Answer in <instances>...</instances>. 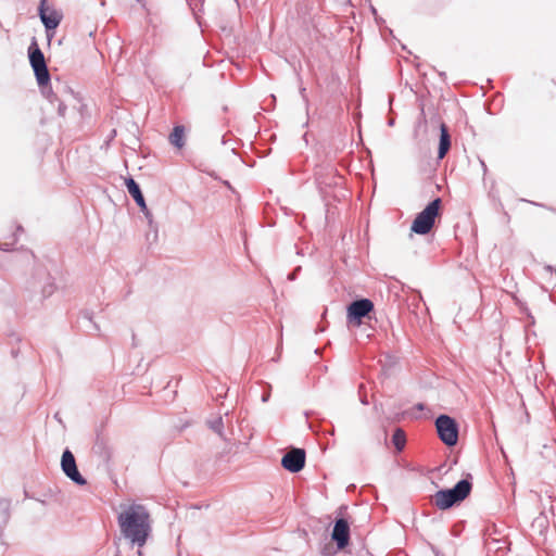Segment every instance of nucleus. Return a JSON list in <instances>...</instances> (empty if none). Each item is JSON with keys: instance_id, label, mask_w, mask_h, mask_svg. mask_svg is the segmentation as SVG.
I'll return each mask as SVG.
<instances>
[{"instance_id": "nucleus-1", "label": "nucleus", "mask_w": 556, "mask_h": 556, "mask_svg": "<svg viewBox=\"0 0 556 556\" xmlns=\"http://www.w3.org/2000/svg\"><path fill=\"white\" fill-rule=\"evenodd\" d=\"M121 536L134 547L142 548L152 533V519L148 508L132 503L125 506L117 516Z\"/></svg>"}, {"instance_id": "nucleus-2", "label": "nucleus", "mask_w": 556, "mask_h": 556, "mask_svg": "<svg viewBox=\"0 0 556 556\" xmlns=\"http://www.w3.org/2000/svg\"><path fill=\"white\" fill-rule=\"evenodd\" d=\"M471 491V483L464 479L454 488L440 490L433 495L434 505L442 510L451 508L454 504L465 500Z\"/></svg>"}, {"instance_id": "nucleus-3", "label": "nucleus", "mask_w": 556, "mask_h": 556, "mask_svg": "<svg viewBox=\"0 0 556 556\" xmlns=\"http://www.w3.org/2000/svg\"><path fill=\"white\" fill-rule=\"evenodd\" d=\"M28 56L30 65L34 70L37 83L42 88V92L46 93V87L50 81V74L46 64L45 55L40 50L36 38H33L29 48Z\"/></svg>"}, {"instance_id": "nucleus-4", "label": "nucleus", "mask_w": 556, "mask_h": 556, "mask_svg": "<svg viewBox=\"0 0 556 556\" xmlns=\"http://www.w3.org/2000/svg\"><path fill=\"white\" fill-rule=\"evenodd\" d=\"M441 203V199L437 198L431 201L420 213H418L412 224V231L418 235H426L430 232L434 225L435 217L439 215Z\"/></svg>"}, {"instance_id": "nucleus-5", "label": "nucleus", "mask_w": 556, "mask_h": 556, "mask_svg": "<svg viewBox=\"0 0 556 556\" xmlns=\"http://www.w3.org/2000/svg\"><path fill=\"white\" fill-rule=\"evenodd\" d=\"M439 438L448 446H453L458 440V427L455 420L447 415H440L435 420Z\"/></svg>"}, {"instance_id": "nucleus-6", "label": "nucleus", "mask_w": 556, "mask_h": 556, "mask_svg": "<svg viewBox=\"0 0 556 556\" xmlns=\"http://www.w3.org/2000/svg\"><path fill=\"white\" fill-rule=\"evenodd\" d=\"M374 311V303L369 299L353 301L346 309V320L349 325L359 327L362 319Z\"/></svg>"}, {"instance_id": "nucleus-7", "label": "nucleus", "mask_w": 556, "mask_h": 556, "mask_svg": "<svg viewBox=\"0 0 556 556\" xmlns=\"http://www.w3.org/2000/svg\"><path fill=\"white\" fill-rule=\"evenodd\" d=\"M61 467L66 477L76 484L85 485L87 483L86 479L78 471L75 457L70 450L63 452Z\"/></svg>"}, {"instance_id": "nucleus-8", "label": "nucleus", "mask_w": 556, "mask_h": 556, "mask_svg": "<svg viewBox=\"0 0 556 556\" xmlns=\"http://www.w3.org/2000/svg\"><path fill=\"white\" fill-rule=\"evenodd\" d=\"M39 17L47 31L54 30L62 21V13L47 5V0H41L38 8Z\"/></svg>"}, {"instance_id": "nucleus-9", "label": "nucleus", "mask_w": 556, "mask_h": 556, "mask_svg": "<svg viewBox=\"0 0 556 556\" xmlns=\"http://www.w3.org/2000/svg\"><path fill=\"white\" fill-rule=\"evenodd\" d=\"M281 465L290 472H299L305 465V451L292 448L282 457Z\"/></svg>"}, {"instance_id": "nucleus-10", "label": "nucleus", "mask_w": 556, "mask_h": 556, "mask_svg": "<svg viewBox=\"0 0 556 556\" xmlns=\"http://www.w3.org/2000/svg\"><path fill=\"white\" fill-rule=\"evenodd\" d=\"M331 538L339 548H344L349 544L350 526L345 519L340 518L334 522Z\"/></svg>"}, {"instance_id": "nucleus-11", "label": "nucleus", "mask_w": 556, "mask_h": 556, "mask_svg": "<svg viewBox=\"0 0 556 556\" xmlns=\"http://www.w3.org/2000/svg\"><path fill=\"white\" fill-rule=\"evenodd\" d=\"M125 184H126L129 194L134 198L135 202L140 207V211L146 212L147 204H146V201H144V198L142 195L139 185L132 178L126 179Z\"/></svg>"}, {"instance_id": "nucleus-12", "label": "nucleus", "mask_w": 556, "mask_h": 556, "mask_svg": "<svg viewBox=\"0 0 556 556\" xmlns=\"http://www.w3.org/2000/svg\"><path fill=\"white\" fill-rule=\"evenodd\" d=\"M450 148H451V137H450L447 127L444 124H441L438 157L440 160L443 159L446 155V153L448 152Z\"/></svg>"}, {"instance_id": "nucleus-13", "label": "nucleus", "mask_w": 556, "mask_h": 556, "mask_svg": "<svg viewBox=\"0 0 556 556\" xmlns=\"http://www.w3.org/2000/svg\"><path fill=\"white\" fill-rule=\"evenodd\" d=\"M184 134L185 129L182 126L174 127L169 135V142L177 148H181L184 146Z\"/></svg>"}, {"instance_id": "nucleus-14", "label": "nucleus", "mask_w": 556, "mask_h": 556, "mask_svg": "<svg viewBox=\"0 0 556 556\" xmlns=\"http://www.w3.org/2000/svg\"><path fill=\"white\" fill-rule=\"evenodd\" d=\"M392 442L397 451H402L406 442L405 432L397 428L392 435Z\"/></svg>"}, {"instance_id": "nucleus-15", "label": "nucleus", "mask_w": 556, "mask_h": 556, "mask_svg": "<svg viewBox=\"0 0 556 556\" xmlns=\"http://www.w3.org/2000/svg\"><path fill=\"white\" fill-rule=\"evenodd\" d=\"M208 427L217 433L219 437H224L223 432V419L220 416L207 421Z\"/></svg>"}, {"instance_id": "nucleus-16", "label": "nucleus", "mask_w": 556, "mask_h": 556, "mask_svg": "<svg viewBox=\"0 0 556 556\" xmlns=\"http://www.w3.org/2000/svg\"><path fill=\"white\" fill-rule=\"evenodd\" d=\"M66 112V105L63 102H59L58 113L60 116H64Z\"/></svg>"}, {"instance_id": "nucleus-17", "label": "nucleus", "mask_w": 556, "mask_h": 556, "mask_svg": "<svg viewBox=\"0 0 556 556\" xmlns=\"http://www.w3.org/2000/svg\"><path fill=\"white\" fill-rule=\"evenodd\" d=\"M47 98L50 100L51 103H53L54 100H58L56 96L54 93H52L51 91L47 92Z\"/></svg>"}, {"instance_id": "nucleus-18", "label": "nucleus", "mask_w": 556, "mask_h": 556, "mask_svg": "<svg viewBox=\"0 0 556 556\" xmlns=\"http://www.w3.org/2000/svg\"><path fill=\"white\" fill-rule=\"evenodd\" d=\"M142 213L148 218V220L151 223L152 222V214L150 213V211L147 208V211L142 212Z\"/></svg>"}, {"instance_id": "nucleus-19", "label": "nucleus", "mask_w": 556, "mask_h": 556, "mask_svg": "<svg viewBox=\"0 0 556 556\" xmlns=\"http://www.w3.org/2000/svg\"><path fill=\"white\" fill-rule=\"evenodd\" d=\"M268 397H269V394H264V395H263V399H262V400H263V402H266V401L268 400Z\"/></svg>"}, {"instance_id": "nucleus-20", "label": "nucleus", "mask_w": 556, "mask_h": 556, "mask_svg": "<svg viewBox=\"0 0 556 556\" xmlns=\"http://www.w3.org/2000/svg\"><path fill=\"white\" fill-rule=\"evenodd\" d=\"M417 408L420 409V410L424 409V404H418Z\"/></svg>"}, {"instance_id": "nucleus-21", "label": "nucleus", "mask_w": 556, "mask_h": 556, "mask_svg": "<svg viewBox=\"0 0 556 556\" xmlns=\"http://www.w3.org/2000/svg\"><path fill=\"white\" fill-rule=\"evenodd\" d=\"M545 268H546V270H552L551 266H546Z\"/></svg>"}]
</instances>
